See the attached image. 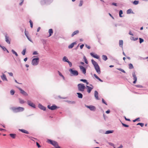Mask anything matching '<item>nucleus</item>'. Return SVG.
I'll return each instance as SVG.
<instances>
[{
  "instance_id": "obj_63",
  "label": "nucleus",
  "mask_w": 148,
  "mask_h": 148,
  "mask_svg": "<svg viewBox=\"0 0 148 148\" xmlns=\"http://www.w3.org/2000/svg\"><path fill=\"white\" fill-rule=\"evenodd\" d=\"M40 27H38V28L37 29V32H38L40 31Z\"/></svg>"
},
{
  "instance_id": "obj_59",
  "label": "nucleus",
  "mask_w": 148,
  "mask_h": 148,
  "mask_svg": "<svg viewBox=\"0 0 148 148\" xmlns=\"http://www.w3.org/2000/svg\"><path fill=\"white\" fill-rule=\"evenodd\" d=\"M86 47L88 49H90V47L89 46H88L87 45H86Z\"/></svg>"
},
{
  "instance_id": "obj_28",
  "label": "nucleus",
  "mask_w": 148,
  "mask_h": 148,
  "mask_svg": "<svg viewBox=\"0 0 148 148\" xmlns=\"http://www.w3.org/2000/svg\"><path fill=\"white\" fill-rule=\"evenodd\" d=\"M113 132V130L107 131L106 132L105 134H108L110 133H112Z\"/></svg>"
},
{
  "instance_id": "obj_19",
  "label": "nucleus",
  "mask_w": 148,
  "mask_h": 148,
  "mask_svg": "<svg viewBox=\"0 0 148 148\" xmlns=\"http://www.w3.org/2000/svg\"><path fill=\"white\" fill-rule=\"evenodd\" d=\"M95 97L96 99H99L98 98V92L97 91H95Z\"/></svg>"
},
{
  "instance_id": "obj_30",
  "label": "nucleus",
  "mask_w": 148,
  "mask_h": 148,
  "mask_svg": "<svg viewBox=\"0 0 148 148\" xmlns=\"http://www.w3.org/2000/svg\"><path fill=\"white\" fill-rule=\"evenodd\" d=\"M102 58L105 61L106 60L108 59L107 56L105 55H103L102 56Z\"/></svg>"
},
{
  "instance_id": "obj_24",
  "label": "nucleus",
  "mask_w": 148,
  "mask_h": 148,
  "mask_svg": "<svg viewBox=\"0 0 148 148\" xmlns=\"http://www.w3.org/2000/svg\"><path fill=\"white\" fill-rule=\"evenodd\" d=\"M77 94L78 95V97L79 98H82L83 95L81 93L79 92H77Z\"/></svg>"
},
{
  "instance_id": "obj_13",
  "label": "nucleus",
  "mask_w": 148,
  "mask_h": 148,
  "mask_svg": "<svg viewBox=\"0 0 148 148\" xmlns=\"http://www.w3.org/2000/svg\"><path fill=\"white\" fill-rule=\"evenodd\" d=\"M132 76L133 77V79L134 80V81L133 82V83L135 84L136 83L137 81V78L134 72L132 73Z\"/></svg>"
},
{
  "instance_id": "obj_18",
  "label": "nucleus",
  "mask_w": 148,
  "mask_h": 148,
  "mask_svg": "<svg viewBox=\"0 0 148 148\" xmlns=\"http://www.w3.org/2000/svg\"><path fill=\"white\" fill-rule=\"evenodd\" d=\"M38 107L41 110H45L46 109L45 108L40 104L38 105Z\"/></svg>"
},
{
  "instance_id": "obj_53",
  "label": "nucleus",
  "mask_w": 148,
  "mask_h": 148,
  "mask_svg": "<svg viewBox=\"0 0 148 148\" xmlns=\"http://www.w3.org/2000/svg\"><path fill=\"white\" fill-rule=\"evenodd\" d=\"M124 118L126 121H130V119H127L125 116H124Z\"/></svg>"
},
{
  "instance_id": "obj_42",
  "label": "nucleus",
  "mask_w": 148,
  "mask_h": 148,
  "mask_svg": "<svg viewBox=\"0 0 148 148\" xmlns=\"http://www.w3.org/2000/svg\"><path fill=\"white\" fill-rule=\"evenodd\" d=\"M10 93L11 95H14L15 92L14 90H11L10 91Z\"/></svg>"
},
{
  "instance_id": "obj_54",
  "label": "nucleus",
  "mask_w": 148,
  "mask_h": 148,
  "mask_svg": "<svg viewBox=\"0 0 148 148\" xmlns=\"http://www.w3.org/2000/svg\"><path fill=\"white\" fill-rule=\"evenodd\" d=\"M36 144L37 145V146L38 147V148H40V145L39 144L38 142H36Z\"/></svg>"
},
{
  "instance_id": "obj_41",
  "label": "nucleus",
  "mask_w": 148,
  "mask_h": 148,
  "mask_svg": "<svg viewBox=\"0 0 148 148\" xmlns=\"http://www.w3.org/2000/svg\"><path fill=\"white\" fill-rule=\"evenodd\" d=\"M29 22L30 23V25L31 27L32 28L33 27V22H32V21L31 20H30V21H29Z\"/></svg>"
},
{
  "instance_id": "obj_23",
  "label": "nucleus",
  "mask_w": 148,
  "mask_h": 148,
  "mask_svg": "<svg viewBox=\"0 0 148 148\" xmlns=\"http://www.w3.org/2000/svg\"><path fill=\"white\" fill-rule=\"evenodd\" d=\"M94 76L99 81H100L101 82H102L103 81L101 80L100 78H99L96 75V74H94Z\"/></svg>"
},
{
  "instance_id": "obj_52",
  "label": "nucleus",
  "mask_w": 148,
  "mask_h": 148,
  "mask_svg": "<svg viewBox=\"0 0 148 148\" xmlns=\"http://www.w3.org/2000/svg\"><path fill=\"white\" fill-rule=\"evenodd\" d=\"M33 55H37V54H38V52H37V51H34V52L33 53Z\"/></svg>"
},
{
  "instance_id": "obj_12",
  "label": "nucleus",
  "mask_w": 148,
  "mask_h": 148,
  "mask_svg": "<svg viewBox=\"0 0 148 148\" xmlns=\"http://www.w3.org/2000/svg\"><path fill=\"white\" fill-rule=\"evenodd\" d=\"M90 54L92 56L95 58L97 59H99V56L97 54L91 53H90Z\"/></svg>"
},
{
  "instance_id": "obj_37",
  "label": "nucleus",
  "mask_w": 148,
  "mask_h": 148,
  "mask_svg": "<svg viewBox=\"0 0 148 148\" xmlns=\"http://www.w3.org/2000/svg\"><path fill=\"white\" fill-rule=\"evenodd\" d=\"M130 39L132 40H133L135 41V40H137L138 39V38H134V37H133V36H131L130 37Z\"/></svg>"
},
{
  "instance_id": "obj_39",
  "label": "nucleus",
  "mask_w": 148,
  "mask_h": 148,
  "mask_svg": "<svg viewBox=\"0 0 148 148\" xmlns=\"http://www.w3.org/2000/svg\"><path fill=\"white\" fill-rule=\"evenodd\" d=\"M117 69L122 71V72H123V73H125V71L123 69L121 68H117Z\"/></svg>"
},
{
  "instance_id": "obj_16",
  "label": "nucleus",
  "mask_w": 148,
  "mask_h": 148,
  "mask_svg": "<svg viewBox=\"0 0 148 148\" xmlns=\"http://www.w3.org/2000/svg\"><path fill=\"white\" fill-rule=\"evenodd\" d=\"M76 42H73L69 46L68 48L69 49L72 48L74 46V45H76Z\"/></svg>"
},
{
  "instance_id": "obj_60",
  "label": "nucleus",
  "mask_w": 148,
  "mask_h": 148,
  "mask_svg": "<svg viewBox=\"0 0 148 148\" xmlns=\"http://www.w3.org/2000/svg\"><path fill=\"white\" fill-rule=\"evenodd\" d=\"M129 34L132 36H133V34L132 33L131 31H130L129 32Z\"/></svg>"
},
{
  "instance_id": "obj_35",
  "label": "nucleus",
  "mask_w": 148,
  "mask_h": 148,
  "mask_svg": "<svg viewBox=\"0 0 148 148\" xmlns=\"http://www.w3.org/2000/svg\"><path fill=\"white\" fill-rule=\"evenodd\" d=\"M58 72L59 74V75H60V76L62 77L64 79L65 78H64V77L63 76V75H62V73L59 71H58Z\"/></svg>"
},
{
  "instance_id": "obj_46",
  "label": "nucleus",
  "mask_w": 148,
  "mask_h": 148,
  "mask_svg": "<svg viewBox=\"0 0 148 148\" xmlns=\"http://www.w3.org/2000/svg\"><path fill=\"white\" fill-rule=\"evenodd\" d=\"M122 125L124 127H129V126L128 125H127L123 123H122Z\"/></svg>"
},
{
  "instance_id": "obj_50",
  "label": "nucleus",
  "mask_w": 148,
  "mask_h": 148,
  "mask_svg": "<svg viewBox=\"0 0 148 148\" xmlns=\"http://www.w3.org/2000/svg\"><path fill=\"white\" fill-rule=\"evenodd\" d=\"M80 81H82V82H85V83L86 82H87V80H86V79H80Z\"/></svg>"
},
{
  "instance_id": "obj_6",
  "label": "nucleus",
  "mask_w": 148,
  "mask_h": 148,
  "mask_svg": "<svg viewBox=\"0 0 148 148\" xmlns=\"http://www.w3.org/2000/svg\"><path fill=\"white\" fill-rule=\"evenodd\" d=\"M69 71L70 72L71 75L77 76L78 74V72L77 71L74 70L72 69H69Z\"/></svg>"
},
{
  "instance_id": "obj_2",
  "label": "nucleus",
  "mask_w": 148,
  "mask_h": 148,
  "mask_svg": "<svg viewBox=\"0 0 148 148\" xmlns=\"http://www.w3.org/2000/svg\"><path fill=\"white\" fill-rule=\"evenodd\" d=\"M11 109L15 112H22L24 110V108L20 107L17 108L12 107L11 108Z\"/></svg>"
},
{
  "instance_id": "obj_14",
  "label": "nucleus",
  "mask_w": 148,
  "mask_h": 148,
  "mask_svg": "<svg viewBox=\"0 0 148 148\" xmlns=\"http://www.w3.org/2000/svg\"><path fill=\"white\" fill-rule=\"evenodd\" d=\"M86 86L88 88L87 90V92L88 93H90L91 92L92 89L93 88V87L92 86V87H91L88 86Z\"/></svg>"
},
{
  "instance_id": "obj_8",
  "label": "nucleus",
  "mask_w": 148,
  "mask_h": 148,
  "mask_svg": "<svg viewBox=\"0 0 148 148\" xmlns=\"http://www.w3.org/2000/svg\"><path fill=\"white\" fill-rule=\"evenodd\" d=\"M18 88L20 91V92L23 95L25 96H28V94L25 91L22 90L21 88H20L18 87Z\"/></svg>"
},
{
  "instance_id": "obj_36",
  "label": "nucleus",
  "mask_w": 148,
  "mask_h": 148,
  "mask_svg": "<svg viewBox=\"0 0 148 148\" xmlns=\"http://www.w3.org/2000/svg\"><path fill=\"white\" fill-rule=\"evenodd\" d=\"M139 3V1H138L135 0L133 2V4L134 5H137Z\"/></svg>"
},
{
  "instance_id": "obj_56",
  "label": "nucleus",
  "mask_w": 148,
  "mask_h": 148,
  "mask_svg": "<svg viewBox=\"0 0 148 148\" xmlns=\"http://www.w3.org/2000/svg\"><path fill=\"white\" fill-rule=\"evenodd\" d=\"M84 46V44H82L80 46V49H82L83 48Z\"/></svg>"
},
{
  "instance_id": "obj_21",
  "label": "nucleus",
  "mask_w": 148,
  "mask_h": 148,
  "mask_svg": "<svg viewBox=\"0 0 148 148\" xmlns=\"http://www.w3.org/2000/svg\"><path fill=\"white\" fill-rule=\"evenodd\" d=\"M49 35L48 37H49L51 36L53 33V30L52 29H50L49 30Z\"/></svg>"
},
{
  "instance_id": "obj_58",
  "label": "nucleus",
  "mask_w": 148,
  "mask_h": 148,
  "mask_svg": "<svg viewBox=\"0 0 148 148\" xmlns=\"http://www.w3.org/2000/svg\"><path fill=\"white\" fill-rule=\"evenodd\" d=\"M112 5H115V6H117V4L116 3H112Z\"/></svg>"
},
{
  "instance_id": "obj_44",
  "label": "nucleus",
  "mask_w": 148,
  "mask_h": 148,
  "mask_svg": "<svg viewBox=\"0 0 148 148\" xmlns=\"http://www.w3.org/2000/svg\"><path fill=\"white\" fill-rule=\"evenodd\" d=\"M136 121H140V118H137L136 119H135L133 120V121L134 122H135Z\"/></svg>"
},
{
  "instance_id": "obj_7",
  "label": "nucleus",
  "mask_w": 148,
  "mask_h": 148,
  "mask_svg": "<svg viewBox=\"0 0 148 148\" xmlns=\"http://www.w3.org/2000/svg\"><path fill=\"white\" fill-rule=\"evenodd\" d=\"M86 107L89 108L90 110L91 111H94L96 109V108L95 106L90 105V106H87V105H86Z\"/></svg>"
},
{
  "instance_id": "obj_57",
  "label": "nucleus",
  "mask_w": 148,
  "mask_h": 148,
  "mask_svg": "<svg viewBox=\"0 0 148 148\" xmlns=\"http://www.w3.org/2000/svg\"><path fill=\"white\" fill-rule=\"evenodd\" d=\"M8 74L10 76H12L13 75V74L12 73H9Z\"/></svg>"
},
{
  "instance_id": "obj_34",
  "label": "nucleus",
  "mask_w": 148,
  "mask_h": 148,
  "mask_svg": "<svg viewBox=\"0 0 148 148\" xmlns=\"http://www.w3.org/2000/svg\"><path fill=\"white\" fill-rule=\"evenodd\" d=\"M132 12V10L131 9H129L127 10V14H130Z\"/></svg>"
},
{
  "instance_id": "obj_47",
  "label": "nucleus",
  "mask_w": 148,
  "mask_h": 148,
  "mask_svg": "<svg viewBox=\"0 0 148 148\" xmlns=\"http://www.w3.org/2000/svg\"><path fill=\"white\" fill-rule=\"evenodd\" d=\"M139 40H140V43H142L144 41L143 39H142L141 38H139Z\"/></svg>"
},
{
  "instance_id": "obj_3",
  "label": "nucleus",
  "mask_w": 148,
  "mask_h": 148,
  "mask_svg": "<svg viewBox=\"0 0 148 148\" xmlns=\"http://www.w3.org/2000/svg\"><path fill=\"white\" fill-rule=\"evenodd\" d=\"M77 86L79 91L81 92H83L84 91L85 87L84 84H79Z\"/></svg>"
},
{
  "instance_id": "obj_9",
  "label": "nucleus",
  "mask_w": 148,
  "mask_h": 148,
  "mask_svg": "<svg viewBox=\"0 0 148 148\" xmlns=\"http://www.w3.org/2000/svg\"><path fill=\"white\" fill-rule=\"evenodd\" d=\"M47 107L49 109L52 110H56L58 108V107L55 105H53L51 106H50L49 105H48Z\"/></svg>"
},
{
  "instance_id": "obj_26",
  "label": "nucleus",
  "mask_w": 148,
  "mask_h": 148,
  "mask_svg": "<svg viewBox=\"0 0 148 148\" xmlns=\"http://www.w3.org/2000/svg\"><path fill=\"white\" fill-rule=\"evenodd\" d=\"M10 135L13 138H15L16 136V135L15 134H10Z\"/></svg>"
},
{
  "instance_id": "obj_43",
  "label": "nucleus",
  "mask_w": 148,
  "mask_h": 148,
  "mask_svg": "<svg viewBox=\"0 0 148 148\" xmlns=\"http://www.w3.org/2000/svg\"><path fill=\"white\" fill-rule=\"evenodd\" d=\"M84 61H85V63L86 64H88V62L87 60L85 57H84Z\"/></svg>"
},
{
  "instance_id": "obj_38",
  "label": "nucleus",
  "mask_w": 148,
  "mask_h": 148,
  "mask_svg": "<svg viewBox=\"0 0 148 148\" xmlns=\"http://www.w3.org/2000/svg\"><path fill=\"white\" fill-rule=\"evenodd\" d=\"M25 52H26V49H24L23 51H22V54L23 55H25Z\"/></svg>"
},
{
  "instance_id": "obj_1",
  "label": "nucleus",
  "mask_w": 148,
  "mask_h": 148,
  "mask_svg": "<svg viewBox=\"0 0 148 148\" xmlns=\"http://www.w3.org/2000/svg\"><path fill=\"white\" fill-rule=\"evenodd\" d=\"M91 62L92 64L94 66L96 72L99 74L101 73V71L100 67L97 63L93 60H91Z\"/></svg>"
},
{
  "instance_id": "obj_25",
  "label": "nucleus",
  "mask_w": 148,
  "mask_h": 148,
  "mask_svg": "<svg viewBox=\"0 0 148 148\" xmlns=\"http://www.w3.org/2000/svg\"><path fill=\"white\" fill-rule=\"evenodd\" d=\"M62 60L63 61L67 62L69 61L67 58L66 56H64L62 59Z\"/></svg>"
},
{
  "instance_id": "obj_55",
  "label": "nucleus",
  "mask_w": 148,
  "mask_h": 148,
  "mask_svg": "<svg viewBox=\"0 0 148 148\" xmlns=\"http://www.w3.org/2000/svg\"><path fill=\"white\" fill-rule=\"evenodd\" d=\"M24 0H21V2L20 3H19V4L20 5H22V4H23V1H24Z\"/></svg>"
},
{
  "instance_id": "obj_20",
  "label": "nucleus",
  "mask_w": 148,
  "mask_h": 148,
  "mask_svg": "<svg viewBox=\"0 0 148 148\" xmlns=\"http://www.w3.org/2000/svg\"><path fill=\"white\" fill-rule=\"evenodd\" d=\"M5 41L7 43L9 44H10V41L9 40V37H8L6 35L5 36Z\"/></svg>"
},
{
  "instance_id": "obj_15",
  "label": "nucleus",
  "mask_w": 148,
  "mask_h": 148,
  "mask_svg": "<svg viewBox=\"0 0 148 148\" xmlns=\"http://www.w3.org/2000/svg\"><path fill=\"white\" fill-rule=\"evenodd\" d=\"M79 31L78 30H77L74 32L71 35V37H73L75 35H76L79 34Z\"/></svg>"
},
{
  "instance_id": "obj_62",
  "label": "nucleus",
  "mask_w": 148,
  "mask_h": 148,
  "mask_svg": "<svg viewBox=\"0 0 148 148\" xmlns=\"http://www.w3.org/2000/svg\"><path fill=\"white\" fill-rule=\"evenodd\" d=\"M1 47H2V49L4 50V51H5V50H6V49L4 47H1Z\"/></svg>"
},
{
  "instance_id": "obj_17",
  "label": "nucleus",
  "mask_w": 148,
  "mask_h": 148,
  "mask_svg": "<svg viewBox=\"0 0 148 148\" xmlns=\"http://www.w3.org/2000/svg\"><path fill=\"white\" fill-rule=\"evenodd\" d=\"M1 77L3 80L8 81L6 76L4 74H3V75L1 76Z\"/></svg>"
},
{
  "instance_id": "obj_48",
  "label": "nucleus",
  "mask_w": 148,
  "mask_h": 148,
  "mask_svg": "<svg viewBox=\"0 0 148 148\" xmlns=\"http://www.w3.org/2000/svg\"><path fill=\"white\" fill-rule=\"evenodd\" d=\"M67 62L68 63L70 67H71L72 66V64L69 61H68Z\"/></svg>"
},
{
  "instance_id": "obj_45",
  "label": "nucleus",
  "mask_w": 148,
  "mask_h": 148,
  "mask_svg": "<svg viewBox=\"0 0 148 148\" xmlns=\"http://www.w3.org/2000/svg\"><path fill=\"white\" fill-rule=\"evenodd\" d=\"M140 125L142 127H143L144 125V124L143 123H138L137 124V125Z\"/></svg>"
},
{
  "instance_id": "obj_4",
  "label": "nucleus",
  "mask_w": 148,
  "mask_h": 148,
  "mask_svg": "<svg viewBox=\"0 0 148 148\" xmlns=\"http://www.w3.org/2000/svg\"><path fill=\"white\" fill-rule=\"evenodd\" d=\"M39 62V58L37 57L33 59L32 61V64L33 65H37L38 64Z\"/></svg>"
},
{
  "instance_id": "obj_33",
  "label": "nucleus",
  "mask_w": 148,
  "mask_h": 148,
  "mask_svg": "<svg viewBox=\"0 0 148 148\" xmlns=\"http://www.w3.org/2000/svg\"><path fill=\"white\" fill-rule=\"evenodd\" d=\"M25 34L26 35V36L27 39H28V40H29L31 42L32 41L30 39V38L28 36V34H27V33L25 31Z\"/></svg>"
},
{
  "instance_id": "obj_22",
  "label": "nucleus",
  "mask_w": 148,
  "mask_h": 148,
  "mask_svg": "<svg viewBox=\"0 0 148 148\" xmlns=\"http://www.w3.org/2000/svg\"><path fill=\"white\" fill-rule=\"evenodd\" d=\"M19 130L20 131H21V132H22L23 133H25L26 134H29L28 132L27 131L25 130L19 129Z\"/></svg>"
},
{
  "instance_id": "obj_51",
  "label": "nucleus",
  "mask_w": 148,
  "mask_h": 148,
  "mask_svg": "<svg viewBox=\"0 0 148 148\" xmlns=\"http://www.w3.org/2000/svg\"><path fill=\"white\" fill-rule=\"evenodd\" d=\"M102 101L103 103H104L106 105H107V104L106 103L105 101L103 99H102Z\"/></svg>"
},
{
  "instance_id": "obj_49",
  "label": "nucleus",
  "mask_w": 148,
  "mask_h": 148,
  "mask_svg": "<svg viewBox=\"0 0 148 148\" xmlns=\"http://www.w3.org/2000/svg\"><path fill=\"white\" fill-rule=\"evenodd\" d=\"M83 1H80V3L79 4V6H81L83 4Z\"/></svg>"
},
{
  "instance_id": "obj_61",
  "label": "nucleus",
  "mask_w": 148,
  "mask_h": 148,
  "mask_svg": "<svg viewBox=\"0 0 148 148\" xmlns=\"http://www.w3.org/2000/svg\"><path fill=\"white\" fill-rule=\"evenodd\" d=\"M110 112V110H108L106 112V113L107 114H109Z\"/></svg>"
},
{
  "instance_id": "obj_64",
  "label": "nucleus",
  "mask_w": 148,
  "mask_h": 148,
  "mask_svg": "<svg viewBox=\"0 0 148 148\" xmlns=\"http://www.w3.org/2000/svg\"><path fill=\"white\" fill-rule=\"evenodd\" d=\"M27 58H25L24 59V61L25 62H26L27 60Z\"/></svg>"
},
{
  "instance_id": "obj_32",
  "label": "nucleus",
  "mask_w": 148,
  "mask_h": 148,
  "mask_svg": "<svg viewBox=\"0 0 148 148\" xmlns=\"http://www.w3.org/2000/svg\"><path fill=\"white\" fill-rule=\"evenodd\" d=\"M12 53L15 54L16 56H18V55L17 54V53L14 50L12 49Z\"/></svg>"
},
{
  "instance_id": "obj_5",
  "label": "nucleus",
  "mask_w": 148,
  "mask_h": 148,
  "mask_svg": "<svg viewBox=\"0 0 148 148\" xmlns=\"http://www.w3.org/2000/svg\"><path fill=\"white\" fill-rule=\"evenodd\" d=\"M49 141L51 144L53 145L56 148H60V147L58 146L57 142L50 140H49Z\"/></svg>"
},
{
  "instance_id": "obj_27",
  "label": "nucleus",
  "mask_w": 148,
  "mask_h": 148,
  "mask_svg": "<svg viewBox=\"0 0 148 148\" xmlns=\"http://www.w3.org/2000/svg\"><path fill=\"white\" fill-rule=\"evenodd\" d=\"M123 44V41L122 40H121L119 41V45L120 47H122Z\"/></svg>"
},
{
  "instance_id": "obj_31",
  "label": "nucleus",
  "mask_w": 148,
  "mask_h": 148,
  "mask_svg": "<svg viewBox=\"0 0 148 148\" xmlns=\"http://www.w3.org/2000/svg\"><path fill=\"white\" fill-rule=\"evenodd\" d=\"M19 102L20 103L23 104L25 102V101H24L23 100L21 99H19Z\"/></svg>"
},
{
  "instance_id": "obj_29",
  "label": "nucleus",
  "mask_w": 148,
  "mask_h": 148,
  "mask_svg": "<svg viewBox=\"0 0 148 148\" xmlns=\"http://www.w3.org/2000/svg\"><path fill=\"white\" fill-rule=\"evenodd\" d=\"M129 69H132L134 68V66L132 64L130 63L128 65Z\"/></svg>"
},
{
  "instance_id": "obj_40",
  "label": "nucleus",
  "mask_w": 148,
  "mask_h": 148,
  "mask_svg": "<svg viewBox=\"0 0 148 148\" xmlns=\"http://www.w3.org/2000/svg\"><path fill=\"white\" fill-rule=\"evenodd\" d=\"M123 11L122 10H120L119 12V15L120 17H122V16H121V14H123Z\"/></svg>"
},
{
  "instance_id": "obj_10",
  "label": "nucleus",
  "mask_w": 148,
  "mask_h": 148,
  "mask_svg": "<svg viewBox=\"0 0 148 148\" xmlns=\"http://www.w3.org/2000/svg\"><path fill=\"white\" fill-rule=\"evenodd\" d=\"M79 68L81 71L83 73L85 74L86 72V69L82 66H80Z\"/></svg>"
},
{
  "instance_id": "obj_11",
  "label": "nucleus",
  "mask_w": 148,
  "mask_h": 148,
  "mask_svg": "<svg viewBox=\"0 0 148 148\" xmlns=\"http://www.w3.org/2000/svg\"><path fill=\"white\" fill-rule=\"evenodd\" d=\"M27 102L29 106H31V107L35 108V105L31 101L28 100L27 101Z\"/></svg>"
}]
</instances>
